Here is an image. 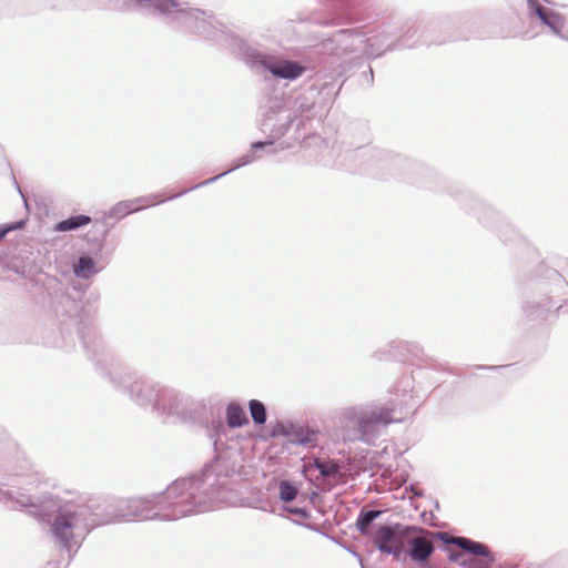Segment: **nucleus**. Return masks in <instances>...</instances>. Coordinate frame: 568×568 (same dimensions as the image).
<instances>
[{
	"label": "nucleus",
	"mask_w": 568,
	"mask_h": 568,
	"mask_svg": "<svg viewBox=\"0 0 568 568\" xmlns=\"http://www.w3.org/2000/svg\"><path fill=\"white\" fill-rule=\"evenodd\" d=\"M422 531L415 526H403L400 524L379 526L374 536L373 542L377 549L386 555L399 559L406 552L409 535Z\"/></svg>",
	"instance_id": "1"
},
{
	"label": "nucleus",
	"mask_w": 568,
	"mask_h": 568,
	"mask_svg": "<svg viewBox=\"0 0 568 568\" xmlns=\"http://www.w3.org/2000/svg\"><path fill=\"white\" fill-rule=\"evenodd\" d=\"M394 409L389 407H379L372 410H363L354 413L348 417L352 426H357L359 437H364L373 432L378 425H387L395 420L393 417Z\"/></svg>",
	"instance_id": "2"
},
{
	"label": "nucleus",
	"mask_w": 568,
	"mask_h": 568,
	"mask_svg": "<svg viewBox=\"0 0 568 568\" xmlns=\"http://www.w3.org/2000/svg\"><path fill=\"white\" fill-rule=\"evenodd\" d=\"M83 515V510L60 513L52 524L53 534L62 541L68 542L73 538L74 529L88 528L87 524H82Z\"/></svg>",
	"instance_id": "3"
},
{
	"label": "nucleus",
	"mask_w": 568,
	"mask_h": 568,
	"mask_svg": "<svg viewBox=\"0 0 568 568\" xmlns=\"http://www.w3.org/2000/svg\"><path fill=\"white\" fill-rule=\"evenodd\" d=\"M407 546H410V550L408 552L409 557L419 564L426 562L434 551L433 542L425 537H415L409 535Z\"/></svg>",
	"instance_id": "4"
},
{
	"label": "nucleus",
	"mask_w": 568,
	"mask_h": 568,
	"mask_svg": "<svg viewBox=\"0 0 568 568\" xmlns=\"http://www.w3.org/2000/svg\"><path fill=\"white\" fill-rule=\"evenodd\" d=\"M450 544L457 545L459 548L485 558H488V562H493L494 558L490 556L488 547L484 544L474 541L465 537H454Z\"/></svg>",
	"instance_id": "5"
},
{
	"label": "nucleus",
	"mask_w": 568,
	"mask_h": 568,
	"mask_svg": "<svg viewBox=\"0 0 568 568\" xmlns=\"http://www.w3.org/2000/svg\"><path fill=\"white\" fill-rule=\"evenodd\" d=\"M268 70L276 77L285 79H295L303 72V68L296 62L282 61L278 63L271 64Z\"/></svg>",
	"instance_id": "6"
},
{
	"label": "nucleus",
	"mask_w": 568,
	"mask_h": 568,
	"mask_svg": "<svg viewBox=\"0 0 568 568\" xmlns=\"http://www.w3.org/2000/svg\"><path fill=\"white\" fill-rule=\"evenodd\" d=\"M91 222V217L84 214H79L74 216H70L67 220H63L55 224L54 231L57 232H70L74 231L79 227L85 226Z\"/></svg>",
	"instance_id": "7"
},
{
	"label": "nucleus",
	"mask_w": 568,
	"mask_h": 568,
	"mask_svg": "<svg viewBox=\"0 0 568 568\" xmlns=\"http://www.w3.org/2000/svg\"><path fill=\"white\" fill-rule=\"evenodd\" d=\"M226 419L230 427H241L248 423L245 410L237 404L227 406Z\"/></svg>",
	"instance_id": "8"
},
{
	"label": "nucleus",
	"mask_w": 568,
	"mask_h": 568,
	"mask_svg": "<svg viewBox=\"0 0 568 568\" xmlns=\"http://www.w3.org/2000/svg\"><path fill=\"white\" fill-rule=\"evenodd\" d=\"M535 12L539 17V19L547 24L549 28H551L555 32H559L560 28L562 26L561 20L556 14L547 12V10L540 6H535Z\"/></svg>",
	"instance_id": "9"
},
{
	"label": "nucleus",
	"mask_w": 568,
	"mask_h": 568,
	"mask_svg": "<svg viewBox=\"0 0 568 568\" xmlns=\"http://www.w3.org/2000/svg\"><path fill=\"white\" fill-rule=\"evenodd\" d=\"M97 270L94 268V262L90 256H81L79 258L78 264L74 266V273L78 276L88 278L92 274H94Z\"/></svg>",
	"instance_id": "10"
},
{
	"label": "nucleus",
	"mask_w": 568,
	"mask_h": 568,
	"mask_svg": "<svg viewBox=\"0 0 568 568\" xmlns=\"http://www.w3.org/2000/svg\"><path fill=\"white\" fill-rule=\"evenodd\" d=\"M381 515L379 510L362 511L356 520V527L361 534L365 535L368 531V527L374 519Z\"/></svg>",
	"instance_id": "11"
},
{
	"label": "nucleus",
	"mask_w": 568,
	"mask_h": 568,
	"mask_svg": "<svg viewBox=\"0 0 568 568\" xmlns=\"http://www.w3.org/2000/svg\"><path fill=\"white\" fill-rule=\"evenodd\" d=\"M248 408H250L251 416H252L254 423L260 424V425L265 423L266 410H265L263 403H261L260 400H256V399H252L248 403Z\"/></svg>",
	"instance_id": "12"
},
{
	"label": "nucleus",
	"mask_w": 568,
	"mask_h": 568,
	"mask_svg": "<svg viewBox=\"0 0 568 568\" xmlns=\"http://www.w3.org/2000/svg\"><path fill=\"white\" fill-rule=\"evenodd\" d=\"M314 466L320 470L321 475L325 477L334 476L339 470V465L332 460L315 459Z\"/></svg>",
	"instance_id": "13"
},
{
	"label": "nucleus",
	"mask_w": 568,
	"mask_h": 568,
	"mask_svg": "<svg viewBox=\"0 0 568 568\" xmlns=\"http://www.w3.org/2000/svg\"><path fill=\"white\" fill-rule=\"evenodd\" d=\"M297 495V489L288 481H282L280 486V497L284 501L293 500Z\"/></svg>",
	"instance_id": "14"
},
{
	"label": "nucleus",
	"mask_w": 568,
	"mask_h": 568,
	"mask_svg": "<svg viewBox=\"0 0 568 568\" xmlns=\"http://www.w3.org/2000/svg\"><path fill=\"white\" fill-rule=\"evenodd\" d=\"M22 226V223H17L14 225H11V226H7V227H2L0 229V240L2 237H4L7 235L8 232L12 231V230H16V229H19Z\"/></svg>",
	"instance_id": "15"
},
{
	"label": "nucleus",
	"mask_w": 568,
	"mask_h": 568,
	"mask_svg": "<svg viewBox=\"0 0 568 568\" xmlns=\"http://www.w3.org/2000/svg\"><path fill=\"white\" fill-rule=\"evenodd\" d=\"M316 433H310L306 437L301 438L300 443H312L315 440Z\"/></svg>",
	"instance_id": "16"
},
{
	"label": "nucleus",
	"mask_w": 568,
	"mask_h": 568,
	"mask_svg": "<svg viewBox=\"0 0 568 568\" xmlns=\"http://www.w3.org/2000/svg\"><path fill=\"white\" fill-rule=\"evenodd\" d=\"M458 557H459V555H452V556H450V559H452V560H458Z\"/></svg>",
	"instance_id": "17"
},
{
	"label": "nucleus",
	"mask_w": 568,
	"mask_h": 568,
	"mask_svg": "<svg viewBox=\"0 0 568 568\" xmlns=\"http://www.w3.org/2000/svg\"><path fill=\"white\" fill-rule=\"evenodd\" d=\"M489 564H490V562H488V561H487V565H486V567H485V568H489Z\"/></svg>",
	"instance_id": "18"
}]
</instances>
